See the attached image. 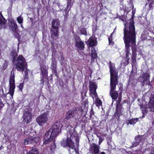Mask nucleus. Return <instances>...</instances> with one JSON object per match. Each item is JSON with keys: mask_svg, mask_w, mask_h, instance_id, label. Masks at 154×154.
<instances>
[{"mask_svg": "<svg viewBox=\"0 0 154 154\" xmlns=\"http://www.w3.org/2000/svg\"><path fill=\"white\" fill-rule=\"evenodd\" d=\"M113 34V32L108 37V38H110L111 39H112V35Z\"/></svg>", "mask_w": 154, "mask_h": 154, "instance_id": "obj_57", "label": "nucleus"}, {"mask_svg": "<svg viewBox=\"0 0 154 154\" xmlns=\"http://www.w3.org/2000/svg\"><path fill=\"white\" fill-rule=\"evenodd\" d=\"M91 57L93 60L96 59L97 57V55L94 48L91 50Z\"/></svg>", "mask_w": 154, "mask_h": 154, "instance_id": "obj_24", "label": "nucleus"}, {"mask_svg": "<svg viewBox=\"0 0 154 154\" xmlns=\"http://www.w3.org/2000/svg\"><path fill=\"white\" fill-rule=\"evenodd\" d=\"M52 72L53 73H54L55 75L56 76H57V78H58L59 77V76H58V73H57V70H56V71H53Z\"/></svg>", "mask_w": 154, "mask_h": 154, "instance_id": "obj_52", "label": "nucleus"}, {"mask_svg": "<svg viewBox=\"0 0 154 154\" xmlns=\"http://www.w3.org/2000/svg\"><path fill=\"white\" fill-rule=\"evenodd\" d=\"M98 86L95 82H93L90 81L89 82V90L91 94L94 95L95 97L97 96L96 90Z\"/></svg>", "mask_w": 154, "mask_h": 154, "instance_id": "obj_10", "label": "nucleus"}, {"mask_svg": "<svg viewBox=\"0 0 154 154\" xmlns=\"http://www.w3.org/2000/svg\"><path fill=\"white\" fill-rule=\"evenodd\" d=\"M69 133L70 135H75V129L73 128H72L69 131Z\"/></svg>", "mask_w": 154, "mask_h": 154, "instance_id": "obj_39", "label": "nucleus"}, {"mask_svg": "<svg viewBox=\"0 0 154 154\" xmlns=\"http://www.w3.org/2000/svg\"><path fill=\"white\" fill-rule=\"evenodd\" d=\"M27 66L25 68L24 70V75L23 76V78L24 79H28V70H29V69H27Z\"/></svg>", "mask_w": 154, "mask_h": 154, "instance_id": "obj_28", "label": "nucleus"}, {"mask_svg": "<svg viewBox=\"0 0 154 154\" xmlns=\"http://www.w3.org/2000/svg\"><path fill=\"white\" fill-rule=\"evenodd\" d=\"M100 147L95 143H93L90 147L89 151L92 154H99Z\"/></svg>", "mask_w": 154, "mask_h": 154, "instance_id": "obj_11", "label": "nucleus"}, {"mask_svg": "<svg viewBox=\"0 0 154 154\" xmlns=\"http://www.w3.org/2000/svg\"><path fill=\"white\" fill-rule=\"evenodd\" d=\"M45 78V77H43L42 76V78L40 80V84L42 85H44V79Z\"/></svg>", "mask_w": 154, "mask_h": 154, "instance_id": "obj_49", "label": "nucleus"}, {"mask_svg": "<svg viewBox=\"0 0 154 154\" xmlns=\"http://www.w3.org/2000/svg\"><path fill=\"white\" fill-rule=\"evenodd\" d=\"M97 30V26H94L92 28V32H95Z\"/></svg>", "mask_w": 154, "mask_h": 154, "instance_id": "obj_54", "label": "nucleus"}, {"mask_svg": "<svg viewBox=\"0 0 154 154\" xmlns=\"http://www.w3.org/2000/svg\"><path fill=\"white\" fill-rule=\"evenodd\" d=\"M18 133L17 134V135H21L22 132L21 131H19L17 132Z\"/></svg>", "mask_w": 154, "mask_h": 154, "instance_id": "obj_60", "label": "nucleus"}, {"mask_svg": "<svg viewBox=\"0 0 154 154\" xmlns=\"http://www.w3.org/2000/svg\"><path fill=\"white\" fill-rule=\"evenodd\" d=\"M8 62L7 61H5L4 63V66H3V68L4 69H6V68L7 66L8 65Z\"/></svg>", "mask_w": 154, "mask_h": 154, "instance_id": "obj_48", "label": "nucleus"}, {"mask_svg": "<svg viewBox=\"0 0 154 154\" xmlns=\"http://www.w3.org/2000/svg\"><path fill=\"white\" fill-rule=\"evenodd\" d=\"M129 30L126 29V47L131 46L135 47L136 45L135 33L134 19L132 17L129 20Z\"/></svg>", "mask_w": 154, "mask_h": 154, "instance_id": "obj_2", "label": "nucleus"}, {"mask_svg": "<svg viewBox=\"0 0 154 154\" xmlns=\"http://www.w3.org/2000/svg\"><path fill=\"white\" fill-rule=\"evenodd\" d=\"M75 46L79 50H83L85 47V44L81 40H80L79 42H76Z\"/></svg>", "mask_w": 154, "mask_h": 154, "instance_id": "obj_18", "label": "nucleus"}, {"mask_svg": "<svg viewBox=\"0 0 154 154\" xmlns=\"http://www.w3.org/2000/svg\"><path fill=\"white\" fill-rule=\"evenodd\" d=\"M75 0H67L66 8L64 10L65 14H68L69 11L73 4Z\"/></svg>", "mask_w": 154, "mask_h": 154, "instance_id": "obj_13", "label": "nucleus"}, {"mask_svg": "<svg viewBox=\"0 0 154 154\" xmlns=\"http://www.w3.org/2000/svg\"><path fill=\"white\" fill-rule=\"evenodd\" d=\"M13 131H14V132H16V133H17V130L16 129H13Z\"/></svg>", "mask_w": 154, "mask_h": 154, "instance_id": "obj_63", "label": "nucleus"}, {"mask_svg": "<svg viewBox=\"0 0 154 154\" xmlns=\"http://www.w3.org/2000/svg\"><path fill=\"white\" fill-rule=\"evenodd\" d=\"M87 45L90 47H92L95 46L97 45V42L96 38L94 36H91L89 38L87 42Z\"/></svg>", "mask_w": 154, "mask_h": 154, "instance_id": "obj_15", "label": "nucleus"}, {"mask_svg": "<svg viewBox=\"0 0 154 154\" xmlns=\"http://www.w3.org/2000/svg\"><path fill=\"white\" fill-rule=\"evenodd\" d=\"M121 114V112L117 111L116 110L114 116L116 119H118Z\"/></svg>", "mask_w": 154, "mask_h": 154, "instance_id": "obj_35", "label": "nucleus"}, {"mask_svg": "<svg viewBox=\"0 0 154 154\" xmlns=\"http://www.w3.org/2000/svg\"><path fill=\"white\" fill-rule=\"evenodd\" d=\"M9 28L12 30L18 29L17 25L14 20H11L9 21Z\"/></svg>", "mask_w": 154, "mask_h": 154, "instance_id": "obj_19", "label": "nucleus"}, {"mask_svg": "<svg viewBox=\"0 0 154 154\" xmlns=\"http://www.w3.org/2000/svg\"><path fill=\"white\" fill-rule=\"evenodd\" d=\"M106 136V140L108 144H109L112 141V137L111 135H104Z\"/></svg>", "mask_w": 154, "mask_h": 154, "instance_id": "obj_36", "label": "nucleus"}, {"mask_svg": "<svg viewBox=\"0 0 154 154\" xmlns=\"http://www.w3.org/2000/svg\"><path fill=\"white\" fill-rule=\"evenodd\" d=\"M130 51V49L129 48H127V54H126V58L128 59V60L129 59L130 57H129V52Z\"/></svg>", "mask_w": 154, "mask_h": 154, "instance_id": "obj_40", "label": "nucleus"}, {"mask_svg": "<svg viewBox=\"0 0 154 154\" xmlns=\"http://www.w3.org/2000/svg\"><path fill=\"white\" fill-rule=\"evenodd\" d=\"M52 28L51 30V37L53 35L58 37L59 36V28L60 23L57 20L53 19L52 21Z\"/></svg>", "mask_w": 154, "mask_h": 154, "instance_id": "obj_7", "label": "nucleus"}, {"mask_svg": "<svg viewBox=\"0 0 154 154\" xmlns=\"http://www.w3.org/2000/svg\"><path fill=\"white\" fill-rule=\"evenodd\" d=\"M32 119V115L31 113L29 112H25L23 116V122L26 124L29 123L31 121Z\"/></svg>", "mask_w": 154, "mask_h": 154, "instance_id": "obj_14", "label": "nucleus"}, {"mask_svg": "<svg viewBox=\"0 0 154 154\" xmlns=\"http://www.w3.org/2000/svg\"><path fill=\"white\" fill-rule=\"evenodd\" d=\"M60 124V122L57 121H56L53 124L51 128H50L45 135H58L60 131V130L59 129Z\"/></svg>", "mask_w": 154, "mask_h": 154, "instance_id": "obj_6", "label": "nucleus"}, {"mask_svg": "<svg viewBox=\"0 0 154 154\" xmlns=\"http://www.w3.org/2000/svg\"><path fill=\"white\" fill-rule=\"evenodd\" d=\"M124 27L123 29L124 37L123 38L124 43H125V23L124 22Z\"/></svg>", "mask_w": 154, "mask_h": 154, "instance_id": "obj_46", "label": "nucleus"}, {"mask_svg": "<svg viewBox=\"0 0 154 154\" xmlns=\"http://www.w3.org/2000/svg\"><path fill=\"white\" fill-rule=\"evenodd\" d=\"M138 119H139L138 118H136L132 119L129 120H128L126 122L127 125L128 126L129 124L134 125L136 122L138 121Z\"/></svg>", "mask_w": 154, "mask_h": 154, "instance_id": "obj_22", "label": "nucleus"}, {"mask_svg": "<svg viewBox=\"0 0 154 154\" xmlns=\"http://www.w3.org/2000/svg\"><path fill=\"white\" fill-rule=\"evenodd\" d=\"M100 154H106V153L104 152H100Z\"/></svg>", "mask_w": 154, "mask_h": 154, "instance_id": "obj_64", "label": "nucleus"}, {"mask_svg": "<svg viewBox=\"0 0 154 154\" xmlns=\"http://www.w3.org/2000/svg\"><path fill=\"white\" fill-rule=\"evenodd\" d=\"M116 110L117 111L121 112L122 106L120 104H117L116 105Z\"/></svg>", "mask_w": 154, "mask_h": 154, "instance_id": "obj_32", "label": "nucleus"}, {"mask_svg": "<svg viewBox=\"0 0 154 154\" xmlns=\"http://www.w3.org/2000/svg\"><path fill=\"white\" fill-rule=\"evenodd\" d=\"M57 135H44V143L46 144L53 140L54 136Z\"/></svg>", "mask_w": 154, "mask_h": 154, "instance_id": "obj_17", "label": "nucleus"}, {"mask_svg": "<svg viewBox=\"0 0 154 154\" xmlns=\"http://www.w3.org/2000/svg\"><path fill=\"white\" fill-rule=\"evenodd\" d=\"M94 114V112L92 110H91L90 112V117L91 119H92V116Z\"/></svg>", "mask_w": 154, "mask_h": 154, "instance_id": "obj_50", "label": "nucleus"}, {"mask_svg": "<svg viewBox=\"0 0 154 154\" xmlns=\"http://www.w3.org/2000/svg\"><path fill=\"white\" fill-rule=\"evenodd\" d=\"M118 18L124 22L125 20V17L124 16H118Z\"/></svg>", "mask_w": 154, "mask_h": 154, "instance_id": "obj_45", "label": "nucleus"}, {"mask_svg": "<svg viewBox=\"0 0 154 154\" xmlns=\"http://www.w3.org/2000/svg\"><path fill=\"white\" fill-rule=\"evenodd\" d=\"M32 143H37L40 140V138L38 137H31Z\"/></svg>", "mask_w": 154, "mask_h": 154, "instance_id": "obj_31", "label": "nucleus"}, {"mask_svg": "<svg viewBox=\"0 0 154 154\" xmlns=\"http://www.w3.org/2000/svg\"><path fill=\"white\" fill-rule=\"evenodd\" d=\"M80 31L81 35H84L85 36L87 35L86 29L85 28L81 27Z\"/></svg>", "mask_w": 154, "mask_h": 154, "instance_id": "obj_25", "label": "nucleus"}, {"mask_svg": "<svg viewBox=\"0 0 154 154\" xmlns=\"http://www.w3.org/2000/svg\"><path fill=\"white\" fill-rule=\"evenodd\" d=\"M142 110V112L143 114H144V113H146L147 112V110L146 109H145L144 110H143V109Z\"/></svg>", "mask_w": 154, "mask_h": 154, "instance_id": "obj_59", "label": "nucleus"}, {"mask_svg": "<svg viewBox=\"0 0 154 154\" xmlns=\"http://www.w3.org/2000/svg\"><path fill=\"white\" fill-rule=\"evenodd\" d=\"M74 40L75 41V43H76V42H79V41H78V40H79V41L80 40H81L80 39V38L79 36H78L77 35H74Z\"/></svg>", "mask_w": 154, "mask_h": 154, "instance_id": "obj_42", "label": "nucleus"}, {"mask_svg": "<svg viewBox=\"0 0 154 154\" xmlns=\"http://www.w3.org/2000/svg\"><path fill=\"white\" fill-rule=\"evenodd\" d=\"M84 111L82 106L79 107H74L72 109L69 110L66 113L65 119L66 120H70L75 117H78L80 112L82 114Z\"/></svg>", "mask_w": 154, "mask_h": 154, "instance_id": "obj_4", "label": "nucleus"}, {"mask_svg": "<svg viewBox=\"0 0 154 154\" xmlns=\"http://www.w3.org/2000/svg\"><path fill=\"white\" fill-rule=\"evenodd\" d=\"M84 105L86 106L87 105H88V99H86L84 102Z\"/></svg>", "mask_w": 154, "mask_h": 154, "instance_id": "obj_53", "label": "nucleus"}, {"mask_svg": "<svg viewBox=\"0 0 154 154\" xmlns=\"http://www.w3.org/2000/svg\"><path fill=\"white\" fill-rule=\"evenodd\" d=\"M15 75L14 74H12V73L10 76V79L9 83L10 85V88L9 93L10 94L12 98L14 94V89L15 88Z\"/></svg>", "mask_w": 154, "mask_h": 154, "instance_id": "obj_9", "label": "nucleus"}, {"mask_svg": "<svg viewBox=\"0 0 154 154\" xmlns=\"http://www.w3.org/2000/svg\"><path fill=\"white\" fill-rule=\"evenodd\" d=\"M18 50L16 49H13L11 53L13 61L15 63V67L18 71L23 72L25 68L27 66V62L23 56L20 55L17 58L18 53Z\"/></svg>", "mask_w": 154, "mask_h": 154, "instance_id": "obj_3", "label": "nucleus"}, {"mask_svg": "<svg viewBox=\"0 0 154 154\" xmlns=\"http://www.w3.org/2000/svg\"><path fill=\"white\" fill-rule=\"evenodd\" d=\"M26 154H39V152L37 149L34 146L29 152H27Z\"/></svg>", "mask_w": 154, "mask_h": 154, "instance_id": "obj_23", "label": "nucleus"}, {"mask_svg": "<svg viewBox=\"0 0 154 154\" xmlns=\"http://www.w3.org/2000/svg\"><path fill=\"white\" fill-rule=\"evenodd\" d=\"M48 113L47 112L41 114L36 118V122L39 125L42 126L46 123L48 120Z\"/></svg>", "mask_w": 154, "mask_h": 154, "instance_id": "obj_8", "label": "nucleus"}, {"mask_svg": "<svg viewBox=\"0 0 154 154\" xmlns=\"http://www.w3.org/2000/svg\"><path fill=\"white\" fill-rule=\"evenodd\" d=\"M6 23L5 18L0 14V25H4Z\"/></svg>", "mask_w": 154, "mask_h": 154, "instance_id": "obj_29", "label": "nucleus"}, {"mask_svg": "<svg viewBox=\"0 0 154 154\" xmlns=\"http://www.w3.org/2000/svg\"><path fill=\"white\" fill-rule=\"evenodd\" d=\"M121 67L122 68H124L125 67V60H123L121 62Z\"/></svg>", "mask_w": 154, "mask_h": 154, "instance_id": "obj_43", "label": "nucleus"}, {"mask_svg": "<svg viewBox=\"0 0 154 154\" xmlns=\"http://www.w3.org/2000/svg\"><path fill=\"white\" fill-rule=\"evenodd\" d=\"M149 73H146L144 74L143 78L140 77L139 78V80H140L141 82H143L144 83H145V82H146V83H149Z\"/></svg>", "mask_w": 154, "mask_h": 154, "instance_id": "obj_16", "label": "nucleus"}, {"mask_svg": "<svg viewBox=\"0 0 154 154\" xmlns=\"http://www.w3.org/2000/svg\"><path fill=\"white\" fill-rule=\"evenodd\" d=\"M86 93H85V95L83 97V96H82V100L84 99V98H85L84 97L86 96Z\"/></svg>", "mask_w": 154, "mask_h": 154, "instance_id": "obj_61", "label": "nucleus"}, {"mask_svg": "<svg viewBox=\"0 0 154 154\" xmlns=\"http://www.w3.org/2000/svg\"><path fill=\"white\" fill-rule=\"evenodd\" d=\"M56 147L55 143L54 142L53 143L51 144L50 147V149L52 151H53L54 150Z\"/></svg>", "mask_w": 154, "mask_h": 154, "instance_id": "obj_38", "label": "nucleus"}, {"mask_svg": "<svg viewBox=\"0 0 154 154\" xmlns=\"http://www.w3.org/2000/svg\"><path fill=\"white\" fill-rule=\"evenodd\" d=\"M92 122L93 124V126L94 128L99 126L100 125L99 122L96 120H94V119H92Z\"/></svg>", "mask_w": 154, "mask_h": 154, "instance_id": "obj_30", "label": "nucleus"}, {"mask_svg": "<svg viewBox=\"0 0 154 154\" xmlns=\"http://www.w3.org/2000/svg\"><path fill=\"white\" fill-rule=\"evenodd\" d=\"M73 137L75 138V140L77 143V144L79 145V136L70 135V138L68 137L66 140L63 139L62 140L61 142L62 146L63 147H69L72 149H74L75 148V146L74 143L72 141V139L71 138L72 137V139Z\"/></svg>", "mask_w": 154, "mask_h": 154, "instance_id": "obj_5", "label": "nucleus"}, {"mask_svg": "<svg viewBox=\"0 0 154 154\" xmlns=\"http://www.w3.org/2000/svg\"><path fill=\"white\" fill-rule=\"evenodd\" d=\"M4 104L3 103H0V109H1L4 106Z\"/></svg>", "mask_w": 154, "mask_h": 154, "instance_id": "obj_56", "label": "nucleus"}, {"mask_svg": "<svg viewBox=\"0 0 154 154\" xmlns=\"http://www.w3.org/2000/svg\"><path fill=\"white\" fill-rule=\"evenodd\" d=\"M149 7L150 8H151L152 7V3H150L149 5Z\"/></svg>", "mask_w": 154, "mask_h": 154, "instance_id": "obj_58", "label": "nucleus"}, {"mask_svg": "<svg viewBox=\"0 0 154 154\" xmlns=\"http://www.w3.org/2000/svg\"><path fill=\"white\" fill-rule=\"evenodd\" d=\"M149 154H154V151H151Z\"/></svg>", "mask_w": 154, "mask_h": 154, "instance_id": "obj_62", "label": "nucleus"}, {"mask_svg": "<svg viewBox=\"0 0 154 154\" xmlns=\"http://www.w3.org/2000/svg\"><path fill=\"white\" fill-rule=\"evenodd\" d=\"M143 138V135H137L135 137V139L137 143V145H138L139 143L142 140Z\"/></svg>", "mask_w": 154, "mask_h": 154, "instance_id": "obj_26", "label": "nucleus"}, {"mask_svg": "<svg viewBox=\"0 0 154 154\" xmlns=\"http://www.w3.org/2000/svg\"><path fill=\"white\" fill-rule=\"evenodd\" d=\"M18 22L20 24H21L23 23V18L20 16H19L17 18Z\"/></svg>", "mask_w": 154, "mask_h": 154, "instance_id": "obj_37", "label": "nucleus"}, {"mask_svg": "<svg viewBox=\"0 0 154 154\" xmlns=\"http://www.w3.org/2000/svg\"><path fill=\"white\" fill-rule=\"evenodd\" d=\"M100 135H97V136L99 137V144H100L101 143H102L104 140L103 137H101L100 136Z\"/></svg>", "mask_w": 154, "mask_h": 154, "instance_id": "obj_44", "label": "nucleus"}, {"mask_svg": "<svg viewBox=\"0 0 154 154\" xmlns=\"http://www.w3.org/2000/svg\"><path fill=\"white\" fill-rule=\"evenodd\" d=\"M68 16V14H65L64 15V20H65L67 19V17Z\"/></svg>", "mask_w": 154, "mask_h": 154, "instance_id": "obj_55", "label": "nucleus"}, {"mask_svg": "<svg viewBox=\"0 0 154 154\" xmlns=\"http://www.w3.org/2000/svg\"><path fill=\"white\" fill-rule=\"evenodd\" d=\"M40 68L41 70V74L42 77H45L47 81V82H49V80L48 78H47L48 72L46 69V66L44 65H41L40 66Z\"/></svg>", "mask_w": 154, "mask_h": 154, "instance_id": "obj_12", "label": "nucleus"}, {"mask_svg": "<svg viewBox=\"0 0 154 154\" xmlns=\"http://www.w3.org/2000/svg\"><path fill=\"white\" fill-rule=\"evenodd\" d=\"M23 86H24V83L23 82L20 83L18 86V88H19L20 90L21 91H22Z\"/></svg>", "mask_w": 154, "mask_h": 154, "instance_id": "obj_41", "label": "nucleus"}, {"mask_svg": "<svg viewBox=\"0 0 154 154\" xmlns=\"http://www.w3.org/2000/svg\"><path fill=\"white\" fill-rule=\"evenodd\" d=\"M18 29H16L14 30H12V31L14 32V37L17 38L18 40L20 38V36L17 31Z\"/></svg>", "mask_w": 154, "mask_h": 154, "instance_id": "obj_27", "label": "nucleus"}, {"mask_svg": "<svg viewBox=\"0 0 154 154\" xmlns=\"http://www.w3.org/2000/svg\"><path fill=\"white\" fill-rule=\"evenodd\" d=\"M109 68L110 75V94L112 99H116L118 97V93L114 91L116 85L118 84V73L115 69V65L110 61L109 62Z\"/></svg>", "mask_w": 154, "mask_h": 154, "instance_id": "obj_1", "label": "nucleus"}, {"mask_svg": "<svg viewBox=\"0 0 154 154\" xmlns=\"http://www.w3.org/2000/svg\"><path fill=\"white\" fill-rule=\"evenodd\" d=\"M57 62L56 60H52V63L51 66V68L52 72L57 70Z\"/></svg>", "mask_w": 154, "mask_h": 154, "instance_id": "obj_21", "label": "nucleus"}, {"mask_svg": "<svg viewBox=\"0 0 154 154\" xmlns=\"http://www.w3.org/2000/svg\"><path fill=\"white\" fill-rule=\"evenodd\" d=\"M31 138H27L24 139V145H27L29 143H31Z\"/></svg>", "mask_w": 154, "mask_h": 154, "instance_id": "obj_34", "label": "nucleus"}, {"mask_svg": "<svg viewBox=\"0 0 154 154\" xmlns=\"http://www.w3.org/2000/svg\"><path fill=\"white\" fill-rule=\"evenodd\" d=\"M98 6L100 7V10L103 8V5L102 3L101 2H100L98 4Z\"/></svg>", "mask_w": 154, "mask_h": 154, "instance_id": "obj_51", "label": "nucleus"}, {"mask_svg": "<svg viewBox=\"0 0 154 154\" xmlns=\"http://www.w3.org/2000/svg\"><path fill=\"white\" fill-rule=\"evenodd\" d=\"M149 106L150 110L154 112V98L150 99L149 104Z\"/></svg>", "mask_w": 154, "mask_h": 154, "instance_id": "obj_20", "label": "nucleus"}, {"mask_svg": "<svg viewBox=\"0 0 154 154\" xmlns=\"http://www.w3.org/2000/svg\"><path fill=\"white\" fill-rule=\"evenodd\" d=\"M95 103L96 106L97 107L101 106L102 104L101 100L99 99H96Z\"/></svg>", "mask_w": 154, "mask_h": 154, "instance_id": "obj_33", "label": "nucleus"}, {"mask_svg": "<svg viewBox=\"0 0 154 154\" xmlns=\"http://www.w3.org/2000/svg\"><path fill=\"white\" fill-rule=\"evenodd\" d=\"M109 41V45H113L114 43L112 42V39H111L110 38H108Z\"/></svg>", "mask_w": 154, "mask_h": 154, "instance_id": "obj_47", "label": "nucleus"}]
</instances>
